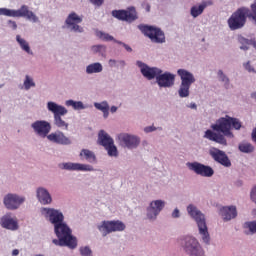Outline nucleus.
<instances>
[{
	"mask_svg": "<svg viewBox=\"0 0 256 256\" xmlns=\"http://www.w3.org/2000/svg\"><path fill=\"white\" fill-rule=\"evenodd\" d=\"M48 141L56 143L57 145H71V139L65 136L61 131L51 133L47 136Z\"/></svg>",
	"mask_w": 256,
	"mask_h": 256,
	"instance_id": "nucleus-21",
	"label": "nucleus"
},
{
	"mask_svg": "<svg viewBox=\"0 0 256 256\" xmlns=\"http://www.w3.org/2000/svg\"><path fill=\"white\" fill-rule=\"evenodd\" d=\"M8 25L11 27V29H13L14 31L17 29V22L13 21V20H9L8 21Z\"/></svg>",
	"mask_w": 256,
	"mask_h": 256,
	"instance_id": "nucleus-46",
	"label": "nucleus"
},
{
	"mask_svg": "<svg viewBox=\"0 0 256 256\" xmlns=\"http://www.w3.org/2000/svg\"><path fill=\"white\" fill-rule=\"evenodd\" d=\"M112 17L118 19L119 21H126L127 23H133L137 21V10L135 7H128L127 10H114L112 11Z\"/></svg>",
	"mask_w": 256,
	"mask_h": 256,
	"instance_id": "nucleus-10",
	"label": "nucleus"
},
{
	"mask_svg": "<svg viewBox=\"0 0 256 256\" xmlns=\"http://www.w3.org/2000/svg\"><path fill=\"white\" fill-rule=\"evenodd\" d=\"M80 254L82 256H91V248L87 246L80 248Z\"/></svg>",
	"mask_w": 256,
	"mask_h": 256,
	"instance_id": "nucleus-40",
	"label": "nucleus"
},
{
	"mask_svg": "<svg viewBox=\"0 0 256 256\" xmlns=\"http://www.w3.org/2000/svg\"><path fill=\"white\" fill-rule=\"evenodd\" d=\"M118 140L120 145L127 147L128 149H135L136 147H139V143H141L138 137L127 133L119 134Z\"/></svg>",
	"mask_w": 256,
	"mask_h": 256,
	"instance_id": "nucleus-14",
	"label": "nucleus"
},
{
	"mask_svg": "<svg viewBox=\"0 0 256 256\" xmlns=\"http://www.w3.org/2000/svg\"><path fill=\"white\" fill-rule=\"evenodd\" d=\"M32 129L39 137L45 139V137H49V133L51 132V123L45 120H37L31 125Z\"/></svg>",
	"mask_w": 256,
	"mask_h": 256,
	"instance_id": "nucleus-13",
	"label": "nucleus"
},
{
	"mask_svg": "<svg viewBox=\"0 0 256 256\" xmlns=\"http://www.w3.org/2000/svg\"><path fill=\"white\" fill-rule=\"evenodd\" d=\"M42 214L45 215V217H47L50 222H52L54 227L55 225L63 223V219H65L63 213L51 208H43Z\"/></svg>",
	"mask_w": 256,
	"mask_h": 256,
	"instance_id": "nucleus-16",
	"label": "nucleus"
},
{
	"mask_svg": "<svg viewBox=\"0 0 256 256\" xmlns=\"http://www.w3.org/2000/svg\"><path fill=\"white\" fill-rule=\"evenodd\" d=\"M190 109H197V104L195 103L190 104Z\"/></svg>",
	"mask_w": 256,
	"mask_h": 256,
	"instance_id": "nucleus-51",
	"label": "nucleus"
},
{
	"mask_svg": "<svg viewBox=\"0 0 256 256\" xmlns=\"http://www.w3.org/2000/svg\"><path fill=\"white\" fill-rule=\"evenodd\" d=\"M31 87H35V82L33 81V78L29 77V75H26V78L24 80V88L26 91H29Z\"/></svg>",
	"mask_w": 256,
	"mask_h": 256,
	"instance_id": "nucleus-38",
	"label": "nucleus"
},
{
	"mask_svg": "<svg viewBox=\"0 0 256 256\" xmlns=\"http://www.w3.org/2000/svg\"><path fill=\"white\" fill-rule=\"evenodd\" d=\"M177 73L181 79V84L178 90L179 97H189V89H191V85L195 83V76L185 69H179Z\"/></svg>",
	"mask_w": 256,
	"mask_h": 256,
	"instance_id": "nucleus-5",
	"label": "nucleus"
},
{
	"mask_svg": "<svg viewBox=\"0 0 256 256\" xmlns=\"http://www.w3.org/2000/svg\"><path fill=\"white\" fill-rule=\"evenodd\" d=\"M156 81L159 87H173L175 85V75L169 72L158 74Z\"/></svg>",
	"mask_w": 256,
	"mask_h": 256,
	"instance_id": "nucleus-20",
	"label": "nucleus"
},
{
	"mask_svg": "<svg viewBox=\"0 0 256 256\" xmlns=\"http://www.w3.org/2000/svg\"><path fill=\"white\" fill-rule=\"evenodd\" d=\"M37 198H38V201H40V203H42V205H49V203H51V201H52L51 195L44 188H38Z\"/></svg>",
	"mask_w": 256,
	"mask_h": 256,
	"instance_id": "nucleus-26",
	"label": "nucleus"
},
{
	"mask_svg": "<svg viewBox=\"0 0 256 256\" xmlns=\"http://www.w3.org/2000/svg\"><path fill=\"white\" fill-rule=\"evenodd\" d=\"M137 65L140 68L142 75L149 81H151V79H155V77L157 78L158 75H161L162 73L159 68H151L141 61H137Z\"/></svg>",
	"mask_w": 256,
	"mask_h": 256,
	"instance_id": "nucleus-17",
	"label": "nucleus"
},
{
	"mask_svg": "<svg viewBox=\"0 0 256 256\" xmlns=\"http://www.w3.org/2000/svg\"><path fill=\"white\" fill-rule=\"evenodd\" d=\"M0 15H4L5 17H17V10L0 8Z\"/></svg>",
	"mask_w": 256,
	"mask_h": 256,
	"instance_id": "nucleus-34",
	"label": "nucleus"
},
{
	"mask_svg": "<svg viewBox=\"0 0 256 256\" xmlns=\"http://www.w3.org/2000/svg\"><path fill=\"white\" fill-rule=\"evenodd\" d=\"M248 19H253L256 24V1L251 5V10L247 7L238 8L228 19V27L231 31L243 29Z\"/></svg>",
	"mask_w": 256,
	"mask_h": 256,
	"instance_id": "nucleus-2",
	"label": "nucleus"
},
{
	"mask_svg": "<svg viewBox=\"0 0 256 256\" xmlns=\"http://www.w3.org/2000/svg\"><path fill=\"white\" fill-rule=\"evenodd\" d=\"M96 35L97 37H99V39H102V41H117L113 36L107 34V33H104L102 31H98L96 32Z\"/></svg>",
	"mask_w": 256,
	"mask_h": 256,
	"instance_id": "nucleus-35",
	"label": "nucleus"
},
{
	"mask_svg": "<svg viewBox=\"0 0 256 256\" xmlns=\"http://www.w3.org/2000/svg\"><path fill=\"white\" fill-rule=\"evenodd\" d=\"M48 111L54 114V125L58 127V129H64L67 131L69 129V123L63 120V115H67L68 111L67 108L58 105L55 102H48L47 104Z\"/></svg>",
	"mask_w": 256,
	"mask_h": 256,
	"instance_id": "nucleus-4",
	"label": "nucleus"
},
{
	"mask_svg": "<svg viewBox=\"0 0 256 256\" xmlns=\"http://www.w3.org/2000/svg\"><path fill=\"white\" fill-rule=\"evenodd\" d=\"M52 243H54V245H57L59 247H69L70 249H75V246H73L71 243L66 242L65 239L63 238H58L52 240Z\"/></svg>",
	"mask_w": 256,
	"mask_h": 256,
	"instance_id": "nucleus-33",
	"label": "nucleus"
},
{
	"mask_svg": "<svg viewBox=\"0 0 256 256\" xmlns=\"http://www.w3.org/2000/svg\"><path fill=\"white\" fill-rule=\"evenodd\" d=\"M151 10V7L150 6H147V11H150Z\"/></svg>",
	"mask_w": 256,
	"mask_h": 256,
	"instance_id": "nucleus-53",
	"label": "nucleus"
},
{
	"mask_svg": "<svg viewBox=\"0 0 256 256\" xmlns=\"http://www.w3.org/2000/svg\"><path fill=\"white\" fill-rule=\"evenodd\" d=\"M209 155L216 161V163H220L224 167H231V160L223 150L219 148H212L209 150Z\"/></svg>",
	"mask_w": 256,
	"mask_h": 256,
	"instance_id": "nucleus-15",
	"label": "nucleus"
},
{
	"mask_svg": "<svg viewBox=\"0 0 256 256\" xmlns=\"http://www.w3.org/2000/svg\"><path fill=\"white\" fill-rule=\"evenodd\" d=\"M172 217H174L175 219H177V217H179V209H175L172 213Z\"/></svg>",
	"mask_w": 256,
	"mask_h": 256,
	"instance_id": "nucleus-47",
	"label": "nucleus"
},
{
	"mask_svg": "<svg viewBox=\"0 0 256 256\" xmlns=\"http://www.w3.org/2000/svg\"><path fill=\"white\" fill-rule=\"evenodd\" d=\"M114 41L118 45H122L124 47V49H126V51H128V53H131V51H133V49L129 45H127V44H125V43H123V42H121L119 40H114Z\"/></svg>",
	"mask_w": 256,
	"mask_h": 256,
	"instance_id": "nucleus-42",
	"label": "nucleus"
},
{
	"mask_svg": "<svg viewBox=\"0 0 256 256\" xmlns=\"http://www.w3.org/2000/svg\"><path fill=\"white\" fill-rule=\"evenodd\" d=\"M238 149L241 153H253V151H255V147H253L249 142L240 143Z\"/></svg>",
	"mask_w": 256,
	"mask_h": 256,
	"instance_id": "nucleus-31",
	"label": "nucleus"
},
{
	"mask_svg": "<svg viewBox=\"0 0 256 256\" xmlns=\"http://www.w3.org/2000/svg\"><path fill=\"white\" fill-rule=\"evenodd\" d=\"M80 157H84L88 163H97V157L93 151L88 149H82L80 152Z\"/></svg>",
	"mask_w": 256,
	"mask_h": 256,
	"instance_id": "nucleus-27",
	"label": "nucleus"
},
{
	"mask_svg": "<svg viewBox=\"0 0 256 256\" xmlns=\"http://www.w3.org/2000/svg\"><path fill=\"white\" fill-rule=\"evenodd\" d=\"M105 0H90L91 3H93V5H96L97 7H101V5H103Z\"/></svg>",
	"mask_w": 256,
	"mask_h": 256,
	"instance_id": "nucleus-44",
	"label": "nucleus"
},
{
	"mask_svg": "<svg viewBox=\"0 0 256 256\" xmlns=\"http://www.w3.org/2000/svg\"><path fill=\"white\" fill-rule=\"evenodd\" d=\"M25 202V198L19 197L18 195L15 194H8L4 198V205L6 208L10 209L11 211L15 209H19V206L21 203Z\"/></svg>",
	"mask_w": 256,
	"mask_h": 256,
	"instance_id": "nucleus-18",
	"label": "nucleus"
},
{
	"mask_svg": "<svg viewBox=\"0 0 256 256\" xmlns=\"http://www.w3.org/2000/svg\"><path fill=\"white\" fill-rule=\"evenodd\" d=\"M16 17H26L29 21H32L33 23H37L39 21V18L33 11L29 10V6L22 5L20 9L17 10Z\"/></svg>",
	"mask_w": 256,
	"mask_h": 256,
	"instance_id": "nucleus-24",
	"label": "nucleus"
},
{
	"mask_svg": "<svg viewBox=\"0 0 256 256\" xmlns=\"http://www.w3.org/2000/svg\"><path fill=\"white\" fill-rule=\"evenodd\" d=\"M139 29L146 37H149L153 43H165V33L161 31V28L140 25Z\"/></svg>",
	"mask_w": 256,
	"mask_h": 256,
	"instance_id": "nucleus-7",
	"label": "nucleus"
},
{
	"mask_svg": "<svg viewBox=\"0 0 256 256\" xmlns=\"http://www.w3.org/2000/svg\"><path fill=\"white\" fill-rule=\"evenodd\" d=\"M66 105L68 107H73V109H85V106L83 105V102H81V101L75 102L73 100H68V101H66Z\"/></svg>",
	"mask_w": 256,
	"mask_h": 256,
	"instance_id": "nucleus-36",
	"label": "nucleus"
},
{
	"mask_svg": "<svg viewBox=\"0 0 256 256\" xmlns=\"http://www.w3.org/2000/svg\"><path fill=\"white\" fill-rule=\"evenodd\" d=\"M211 129L217 133L213 132L212 130H206L204 139L214 141L215 143H219V145H227V139H225V137H229L230 139H233L234 137L233 132H231V122L229 115L219 118L215 124L211 125Z\"/></svg>",
	"mask_w": 256,
	"mask_h": 256,
	"instance_id": "nucleus-1",
	"label": "nucleus"
},
{
	"mask_svg": "<svg viewBox=\"0 0 256 256\" xmlns=\"http://www.w3.org/2000/svg\"><path fill=\"white\" fill-rule=\"evenodd\" d=\"M99 145H102L106 149L109 157H117L119 152L117 151V146H115V141L113 138L107 134L104 130H100L98 134Z\"/></svg>",
	"mask_w": 256,
	"mask_h": 256,
	"instance_id": "nucleus-6",
	"label": "nucleus"
},
{
	"mask_svg": "<svg viewBox=\"0 0 256 256\" xmlns=\"http://www.w3.org/2000/svg\"><path fill=\"white\" fill-rule=\"evenodd\" d=\"M16 41H17V43H19V45L23 51H25L26 53L31 54V55L33 54V52H31V47H29V43L25 39L21 38L20 35L16 36Z\"/></svg>",
	"mask_w": 256,
	"mask_h": 256,
	"instance_id": "nucleus-29",
	"label": "nucleus"
},
{
	"mask_svg": "<svg viewBox=\"0 0 256 256\" xmlns=\"http://www.w3.org/2000/svg\"><path fill=\"white\" fill-rule=\"evenodd\" d=\"M118 63H119V65H121V67H125V61L124 60H120Z\"/></svg>",
	"mask_w": 256,
	"mask_h": 256,
	"instance_id": "nucleus-52",
	"label": "nucleus"
},
{
	"mask_svg": "<svg viewBox=\"0 0 256 256\" xmlns=\"http://www.w3.org/2000/svg\"><path fill=\"white\" fill-rule=\"evenodd\" d=\"M187 167L190 171L200 175L201 177H213L215 170L211 166L204 165L199 162H188Z\"/></svg>",
	"mask_w": 256,
	"mask_h": 256,
	"instance_id": "nucleus-11",
	"label": "nucleus"
},
{
	"mask_svg": "<svg viewBox=\"0 0 256 256\" xmlns=\"http://www.w3.org/2000/svg\"><path fill=\"white\" fill-rule=\"evenodd\" d=\"M81 23H83V18L75 12L70 13L65 20L67 29H70L74 33H83V27L79 26Z\"/></svg>",
	"mask_w": 256,
	"mask_h": 256,
	"instance_id": "nucleus-12",
	"label": "nucleus"
},
{
	"mask_svg": "<svg viewBox=\"0 0 256 256\" xmlns=\"http://www.w3.org/2000/svg\"><path fill=\"white\" fill-rule=\"evenodd\" d=\"M145 133H153V131H157V128L154 126H148L144 128Z\"/></svg>",
	"mask_w": 256,
	"mask_h": 256,
	"instance_id": "nucleus-45",
	"label": "nucleus"
},
{
	"mask_svg": "<svg viewBox=\"0 0 256 256\" xmlns=\"http://www.w3.org/2000/svg\"><path fill=\"white\" fill-rule=\"evenodd\" d=\"M12 255H13V256L19 255V250H18V249H14V250L12 251Z\"/></svg>",
	"mask_w": 256,
	"mask_h": 256,
	"instance_id": "nucleus-49",
	"label": "nucleus"
},
{
	"mask_svg": "<svg viewBox=\"0 0 256 256\" xmlns=\"http://www.w3.org/2000/svg\"><path fill=\"white\" fill-rule=\"evenodd\" d=\"M247 227L251 233H256V221L247 223Z\"/></svg>",
	"mask_w": 256,
	"mask_h": 256,
	"instance_id": "nucleus-41",
	"label": "nucleus"
},
{
	"mask_svg": "<svg viewBox=\"0 0 256 256\" xmlns=\"http://www.w3.org/2000/svg\"><path fill=\"white\" fill-rule=\"evenodd\" d=\"M103 237H107L109 233H115L117 231H125V224L119 220L117 221H103L98 227Z\"/></svg>",
	"mask_w": 256,
	"mask_h": 256,
	"instance_id": "nucleus-9",
	"label": "nucleus"
},
{
	"mask_svg": "<svg viewBox=\"0 0 256 256\" xmlns=\"http://www.w3.org/2000/svg\"><path fill=\"white\" fill-rule=\"evenodd\" d=\"M220 215L224 221H231L237 217V207L235 206H224L220 209Z\"/></svg>",
	"mask_w": 256,
	"mask_h": 256,
	"instance_id": "nucleus-25",
	"label": "nucleus"
},
{
	"mask_svg": "<svg viewBox=\"0 0 256 256\" xmlns=\"http://www.w3.org/2000/svg\"><path fill=\"white\" fill-rule=\"evenodd\" d=\"M62 169H66V171H93V166L68 162L62 164Z\"/></svg>",
	"mask_w": 256,
	"mask_h": 256,
	"instance_id": "nucleus-23",
	"label": "nucleus"
},
{
	"mask_svg": "<svg viewBox=\"0 0 256 256\" xmlns=\"http://www.w3.org/2000/svg\"><path fill=\"white\" fill-rule=\"evenodd\" d=\"M110 111H111V113H116L117 107H116V106H112V107L110 108Z\"/></svg>",
	"mask_w": 256,
	"mask_h": 256,
	"instance_id": "nucleus-50",
	"label": "nucleus"
},
{
	"mask_svg": "<svg viewBox=\"0 0 256 256\" xmlns=\"http://www.w3.org/2000/svg\"><path fill=\"white\" fill-rule=\"evenodd\" d=\"M94 107L99 111H102L105 119L109 117V104H107V102L95 103Z\"/></svg>",
	"mask_w": 256,
	"mask_h": 256,
	"instance_id": "nucleus-30",
	"label": "nucleus"
},
{
	"mask_svg": "<svg viewBox=\"0 0 256 256\" xmlns=\"http://www.w3.org/2000/svg\"><path fill=\"white\" fill-rule=\"evenodd\" d=\"M109 65H110V67H115V65H117V60L110 59L109 60Z\"/></svg>",
	"mask_w": 256,
	"mask_h": 256,
	"instance_id": "nucleus-48",
	"label": "nucleus"
},
{
	"mask_svg": "<svg viewBox=\"0 0 256 256\" xmlns=\"http://www.w3.org/2000/svg\"><path fill=\"white\" fill-rule=\"evenodd\" d=\"M206 7H207V5H205V4L192 7L191 8L192 17H199V15H201V13H203V11H205Z\"/></svg>",
	"mask_w": 256,
	"mask_h": 256,
	"instance_id": "nucleus-32",
	"label": "nucleus"
},
{
	"mask_svg": "<svg viewBox=\"0 0 256 256\" xmlns=\"http://www.w3.org/2000/svg\"><path fill=\"white\" fill-rule=\"evenodd\" d=\"M54 231L58 238L64 239V241L70 243L73 247H77V238L73 237L71 228L65 223L56 224Z\"/></svg>",
	"mask_w": 256,
	"mask_h": 256,
	"instance_id": "nucleus-8",
	"label": "nucleus"
},
{
	"mask_svg": "<svg viewBox=\"0 0 256 256\" xmlns=\"http://www.w3.org/2000/svg\"><path fill=\"white\" fill-rule=\"evenodd\" d=\"M0 224L4 229H10V231H17L19 229L17 219L12 218L9 214L1 218Z\"/></svg>",
	"mask_w": 256,
	"mask_h": 256,
	"instance_id": "nucleus-22",
	"label": "nucleus"
},
{
	"mask_svg": "<svg viewBox=\"0 0 256 256\" xmlns=\"http://www.w3.org/2000/svg\"><path fill=\"white\" fill-rule=\"evenodd\" d=\"M218 77H219L220 81L225 83V87L227 89V87H229V78H227V76H225V74H223V70L218 71Z\"/></svg>",
	"mask_w": 256,
	"mask_h": 256,
	"instance_id": "nucleus-39",
	"label": "nucleus"
},
{
	"mask_svg": "<svg viewBox=\"0 0 256 256\" xmlns=\"http://www.w3.org/2000/svg\"><path fill=\"white\" fill-rule=\"evenodd\" d=\"M163 207H165V202L162 200H155L150 203V207L147 210L148 219H155L161 211H163Z\"/></svg>",
	"mask_w": 256,
	"mask_h": 256,
	"instance_id": "nucleus-19",
	"label": "nucleus"
},
{
	"mask_svg": "<svg viewBox=\"0 0 256 256\" xmlns=\"http://www.w3.org/2000/svg\"><path fill=\"white\" fill-rule=\"evenodd\" d=\"M188 214L196 221L198 226L199 235L202 237L203 243L209 245L211 243V236L209 235V229L207 228V222L205 221V215L197 209V207L190 204L187 207Z\"/></svg>",
	"mask_w": 256,
	"mask_h": 256,
	"instance_id": "nucleus-3",
	"label": "nucleus"
},
{
	"mask_svg": "<svg viewBox=\"0 0 256 256\" xmlns=\"http://www.w3.org/2000/svg\"><path fill=\"white\" fill-rule=\"evenodd\" d=\"M245 69L249 71V73H255V68H253V66H251V63L249 62L245 64Z\"/></svg>",
	"mask_w": 256,
	"mask_h": 256,
	"instance_id": "nucleus-43",
	"label": "nucleus"
},
{
	"mask_svg": "<svg viewBox=\"0 0 256 256\" xmlns=\"http://www.w3.org/2000/svg\"><path fill=\"white\" fill-rule=\"evenodd\" d=\"M101 71H103V65H101L99 62L90 64L86 67V73H88V75L93 73H101Z\"/></svg>",
	"mask_w": 256,
	"mask_h": 256,
	"instance_id": "nucleus-28",
	"label": "nucleus"
},
{
	"mask_svg": "<svg viewBox=\"0 0 256 256\" xmlns=\"http://www.w3.org/2000/svg\"><path fill=\"white\" fill-rule=\"evenodd\" d=\"M242 124L241 121H239V119L237 118H233L230 116V129H236V131H239V129H241Z\"/></svg>",
	"mask_w": 256,
	"mask_h": 256,
	"instance_id": "nucleus-37",
	"label": "nucleus"
}]
</instances>
